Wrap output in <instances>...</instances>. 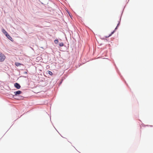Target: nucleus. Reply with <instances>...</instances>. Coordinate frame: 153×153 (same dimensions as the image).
Wrapping results in <instances>:
<instances>
[{
	"label": "nucleus",
	"instance_id": "obj_11",
	"mask_svg": "<svg viewBox=\"0 0 153 153\" xmlns=\"http://www.w3.org/2000/svg\"><path fill=\"white\" fill-rule=\"evenodd\" d=\"M117 26L116 27V28H115V30L117 29Z\"/></svg>",
	"mask_w": 153,
	"mask_h": 153
},
{
	"label": "nucleus",
	"instance_id": "obj_8",
	"mask_svg": "<svg viewBox=\"0 0 153 153\" xmlns=\"http://www.w3.org/2000/svg\"><path fill=\"white\" fill-rule=\"evenodd\" d=\"M58 42V39H56L54 40V42L55 44H57Z\"/></svg>",
	"mask_w": 153,
	"mask_h": 153
},
{
	"label": "nucleus",
	"instance_id": "obj_5",
	"mask_svg": "<svg viewBox=\"0 0 153 153\" xmlns=\"http://www.w3.org/2000/svg\"><path fill=\"white\" fill-rule=\"evenodd\" d=\"M6 36L10 40H11V39H12V38L8 34Z\"/></svg>",
	"mask_w": 153,
	"mask_h": 153
},
{
	"label": "nucleus",
	"instance_id": "obj_7",
	"mask_svg": "<svg viewBox=\"0 0 153 153\" xmlns=\"http://www.w3.org/2000/svg\"><path fill=\"white\" fill-rule=\"evenodd\" d=\"M64 45L63 43L62 42L59 44V45L60 47H62Z\"/></svg>",
	"mask_w": 153,
	"mask_h": 153
},
{
	"label": "nucleus",
	"instance_id": "obj_6",
	"mask_svg": "<svg viewBox=\"0 0 153 153\" xmlns=\"http://www.w3.org/2000/svg\"><path fill=\"white\" fill-rule=\"evenodd\" d=\"M15 65L17 66H20L22 65L21 64L19 63H15Z\"/></svg>",
	"mask_w": 153,
	"mask_h": 153
},
{
	"label": "nucleus",
	"instance_id": "obj_9",
	"mask_svg": "<svg viewBox=\"0 0 153 153\" xmlns=\"http://www.w3.org/2000/svg\"><path fill=\"white\" fill-rule=\"evenodd\" d=\"M48 74L51 75L53 74V73H52V72L49 71L48 72Z\"/></svg>",
	"mask_w": 153,
	"mask_h": 153
},
{
	"label": "nucleus",
	"instance_id": "obj_4",
	"mask_svg": "<svg viewBox=\"0 0 153 153\" xmlns=\"http://www.w3.org/2000/svg\"><path fill=\"white\" fill-rule=\"evenodd\" d=\"M22 93V92L20 91H18L15 92L14 94H15L17 95V94H19Z\"/></svg>",
	"mask_w": 153,
	"mask_h": 153
},
{
	"label": "nucleus",
	"instance_id": "obj_10",
	"mask_svg": "<svg viewBox=\"0 0 153 153\" xmlns=\"http://www.w3.org/2000/svg\"><path fill=\"white\" fill-rule=\"evenodd\" d=\"M114 31L113 32H112L111 33L110 35H109V36H111L112 34H113L114 33Z\"/></svg>",
	"mask_w": 153,
	"mask_h": 153
},
{
	"label": "nucleus",
	"instance_id": "obj_1",
	"mask_svg": "<svg viewBox=\"0 0 153 153\" xmlns=\"http://www.w3.org/2000/svg\"><path fill=\"white\" fill-rule=\"evenodd\" d=\"M5 58V56L3 54L0 53V62L4 61Z\"/></svg>",
	"mask_w": 153,
	"mask_h": 153
},
{
	"label": "nucleus",
	"instance_id": "obj_3",
	"mask_svg": "<svg viewBox=\"0 0 153 153\" xmlns=\"http://www.w3.org/2000/svg\"><path fill=\"white\" fill-rule=\"evenodd\" d=\"M2 32L4 35H5V36L7 35L8 34L7 32L4 29H2Z\"/></svg>",
	"mask_w": 153,
	"mask_h": 153
},
{
	"label": "nucleus",
	"instance_id": "obj_2",
	"mask_svg": "<svg viewBox=\"0 0 153 153\" xmlns=\"http://www.w3.org/2000/svg\"><path fill=\"white\" fill-rule=\"evenodd\" d=\"M14 86H15V87L16 88H17V89H19L20 87H21V86H20V85L18 83H16L15 84H14Z\"/></svg>",
	"mask_w": 153,
	"mask_h": 153
}]
</instances>
